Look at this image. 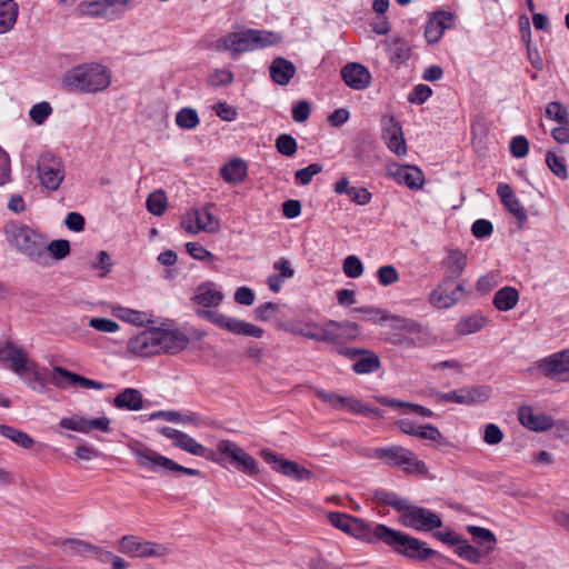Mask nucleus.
I'll list each match as a JSON object with an SVG mask.
<instances>
[{"instance_id":"e2e57ef3","label":"nucleus","mask_w":569,"mask_h":569,"mask_svg":"<svg viewBox=\"0 0 569 569\" xmlns=\"http://www.w3.org/2000/svg\"><path fill=\"white\" fill-rule=\"evenodd\" d=\"M186 249H187L188 253L196 260H199V261L214 260V256L198 242H188L186 244Z\"/></svg>"},{"instance_id":"3c124183","label":"nucleus","mask_w":569,"mask_h":569,"mask_svg":"<svg viewBox=\"0 0 569 569\" xmlns=\"http://www.w3.org/2000/svg\"><path fill=\"white\" fill-rule=\"evenodd\" d=\"M176 123L183 129H194L199 124L197 110L193 108H182L176 114Z\"/></svg>"},{"instance_id":"0eeeda50","label":"nucleus","mask_w":569,"mask_h":569,"mask_svg":"<svg viewBox=\"0 0 569 569\" xmlns=\"http://www.w3.org/2000/svg\"><path fill=\"white\" fill-rule=\"evenodd\" d=\"M327 519L332 527L345 533L365 542L375 543L376 526L372 528L366 520L338 511L327 512Z\"/></svg>"},{"instance_id":"5fc2aeb1","label":"nucleus","mask_w":569,"mask_h":569,"mask_svg":"<svg viewBox=\"0 0 569 569\" xmlns=\"http://www.w3.org/2000/svg\"><path fill=\"white\" fill-rule=\"evenodd\" d=\"M353 311L362 313L365 316L363 320L371 321L373 323L390 320L391 318V316L388 315L386 311L376 307H360L355 308Z\"/></svg>"},{"instance_id":"13d9d810","label":"nucleus","mask_w":569,"mask_h":569,"mask_svg":"<svg viewBox=\"0 0 569 569\" xmlns=\"http://www.w3.org/2000/svg\"><path fill=\"white\" fill-rule=\"evenodd\" d=\"M52 113V108L49 102L42 101L34 104L30 111L29 117L36 124H42L46 119Z\"/></svg>"},{"instance_id":"37998d69","label":"nucleus","mask_w":569,"mask_h":569,"mask_svg":"<svg viewBox=\"0 0 569 569\" xmlns=\"http://www.w3.org/2000/svg\"><path fill=\"white\" fill-rule=\"evenodd\" d=\"M406 455L408 449L401 446L377 448L375 451L378 459L386 460L392 467H400Z\"/></svg>"},{"instance_id":"c756f323","label":"nucleus","mask_w":569,"mask_h":569,"mask_svg":"<svg viewBox=\"0 0 569 569\" xmlns=\"http://www.w3.org/2000/svg\"><path fill=\"white\" fill-rule=\"evenodd\" d=\"M497 193L502 204L508 211L518 220L519 228H522L523 222L527 221L528 216L508 183L500 182L497 187Z\"/></svg>"},{"instance_id":"58836bf2","label":"nucleus","mask_w":569,"mask_h":569,"mask_svg":"<svg viewBox=\"0 0 569 569\" xmlns=\"http://www.w3.org/2000/svg\"><path fill=\"white\" fill-rule=\"evenodd\" d=\"M372 498L377 503L389 506L401 513H403L409 505L407 499L383 489L375 490Z\"/></svg>"},{"instance_id":"f8f14e48","label":"nucleus","mask_w":569,"mask_h":569,"mask_svg":"<svg viewBox=\"0 0 569 569\" xmlns=\"http://www.w3.org/2000/svg\"><path fill=\"white\" fill-rule=\"evenodd\" d=\"M401 522L419 531H431L442 526V520L436 512L410 502L401 515Z\"/></svg>"},{"instance_id":"7ed1b4c3","label":"nucleus","mask_w":569,"mask_h":569,"mask_svg":"<svg viewBox=\"0 0 569 569\" xmlns=\"http://www.w3.org/2000/svg\"><path fill=\"white\" fill-rule=\"evenodd\" d=\"M361 335V327L352 321L330 320L322 326V342L326 350L345 357V350H351L348 343Z\"/></svg>"},{"instance_id":"2eb2a0df","label":"nucleus","mask_w":569,"mask_h":569,"mask_svg":"<svg viewBox=\"0 0 569 569\" xmlns=\"http://www.w3.org/2000/svg\"><path fill=\"white\" fill-rule=\"evenodd\" d=\"M322 401L331 405L333 409L346 410L372 419L382 418V411L379 408L370 407L353 397H343L333 392H322Z\"/></svg>"},{"instance_id":"5701e85b","label":"nucleus","mask_w":569,"mask_h":569,"mask_svg":"<svg viewBox=\"0 0 569 569\" xmlns=\"http://www.w3.org/2000/svg\"><path fill=\"white\" fill-rule=\"evenodd\" d=\"M159 432L164 436L168 439H171L173 445L191 455L199 456V457H207L211 458L213 452L208 455V450L204 446L196 441L192 437L189 435L179 431L177 429H173L171 427H162L159 429Z\"/></svg>"},{"instance_id":"0e129e2a","label":"nucleus","mask_w":569,"mask_h":569,"mask_svg":"<svg viewBox=\"0 0 569 569\" xmlns=\"http://www.w3.org/2000/svg\"><path fill=\"white\" fill-rule=\"evenodd\" d=\"M431 94H432V89L429 86L418 84L409 93L408 101L410 103L422 104L429 99V97Z\"/></svg>"},{"instance_id":"603ef678","label":"nucleus","mask_w":569,"mask_h":569,"mask_svg":"<svg viewBox=\"0 0 569 569\" xmlns=\"http://www.w3.org/2000/svg\"><path fill=\"white\" fill-rule=\"evenodd\" d=\"M525 19L526 21V27H521V32H522V38L526 40V43H527V49H528V57H529V61L531 63V66L537 69V70H542L543 68V61L539 54L538 51H536L535 53L531 52L530 50V24H529V20L527 17H521L520 20Z\"/></svg>"},{"instance_id":"20e7f679","label":"nucleus","mask_w":569,"mask_h":569,"mask_svg":"<svg viewBox=\"0 0 569 569\" xmlns=\"http://www.w3.org/2000/svg\"><path fill=\"white\" fill-rule=\"evenodd\" d=\"M211 459L221 465H231L249 477H254L260 472L258 461L242 447L228 439H222L217 443L216 452H213Z\"/></svg>"},{"instance_id":"79ce46f5","label":"nucleus","mask_w":569,"mask_h":569,"mask_svg":"<svg viewBox=\"0 0 569 569\" xmlns=\"http://www.w3.org/2000/svg\"><path fill=\"white\" fill-rule=\"evenodd\" d=\"M223 295L213 288L212 284L200 286L196 293V301L203 307H217L221 303Z\"/></svg>"},{"instance_id":"f03ea898","label":"nucleus","mask_w":569,"mask_h":569,"mask_svg":"<svg viewBox=\"0 0 569 569\" xmlns=\"http://www.w3.org/2000/svg\"><path fill=\"white\" fill-rule=\"evenodd\" d=\"M378 541L412 561H426L436 555V550L429 548L425 541L382 523L376 525L375 543Z\"/></svg>"},{"instance_id":"09e8293b","label":"nucleus","mask_w":569,"mask_h":569,"mask_svg":"<svg viewBox=\"0 0 569 569\" xmlns=\"http://www.w3.org/2000/svg\"><path fill=\"white\" fill-rule=\"evenodd\" d=\"M546 117L558 124H569V110L559 101H551L547 104Z\"/></svg>"},{"instance_id":"774afa93","label":"nucleus","mask_w":569,"mask_h":569,"mask_svg":"<svg viewBox=\"0 0 569 569\" xmlns=\"http://www.w3.org/2000/svg\"><path fill=\"white\" fill-rule=\"evenodd\" d=\"M529 142L525 136H516L510 142V152L515 158H523L528 154Z\"/></svg>"},{"instance_id":"c85d7f7f","label":"nucleus","mask_w":569,"mask_h":569,"mask_svg":"<svg viewBox=\"0 0 569 569\" xmlns=\"http://www.w3.org/2000/svg\"><path fill=\"white\" fill-rule=\"evenodd\" d=\"M340 74L345 83L353 90H365L371 82L370 71L358 62L347 63Z\"/></svg>"},{"instance_id":"338daca9","label":"nucleus","mask_w":569,"mask_h":569,"mask_svg":"<svg viewBox=\"0 0 569 569\" xmlns=\"http://www.w3.org/2000/svg\"><path fill=\"white\" fill-rule=\"evenodd\" d=\"M503 432L496 423H488L483 430V441L487 445L495 446L502 441Z\"/></svg>"},{"instance_id":"680f3d73","label":"nucleus","mask_w":569,"mask_h":569,"mask_svg":"<svg viewBox=\"0 0 569 569\" xmlns=\"http://www.w3.org/2000/svg\"><path fill=\"white\" fill-rule=\"evenodd\" d=\"M343 272L349 278H359L363 272L361 260L357 256H348L343 261Z\"/></svg>"},{"instance_id":"7c9ffc66","label":"nucleus","mask_w":569,"mask_h":569,"mask_svg":"<svg viewBox=\"0 0 569 569\" xmlns=\"http://www.w3.org/2000/svg\"><path fill=\"white\" fill-rule=\"evenodd\" d=\"M451 13L446 11L436 12L427 22L425 37L428 43H437L443 36L446 29L450 28Z\"/></svg>"},{"instance_id":"412c9836","label":"nucleus","mask_w":569,"mask_h":569,"mask_svg":"<svg viewBox=\"0 0 569 569\" xmlns=\"http://www.w3.org/2000/svg\"><path fill=\"white\" fill-rule=\"evenodd\" d=\"M213 48L219 51H232L238 54L241 52L253 51L252 29L242 32H231L213 43Z\"/></svg>"},{"instance_id":"69168bd1","label":"nucleus","mask_w":569,"mask_h":569,"mask_svg":"<svg viewBox=\"0 0 569 569\" xmlns=\"http://www.w3.org/2000/svg\"><path fill=\"white\" fill-rule=\"evenodd\" d=\"M499 283V276L496 272H490L485 276H481L477 283L476 289L480 293H488Z\"/></svg>"},{"instance_id":"ea45409f","label":"nucleus","mask_w":569,"mask_h":569,"mask_svg":"<svg viewBox=\"0 0 569 569\" xmlns=\"http://www.w3.org/2000/svg\"><path fill=\"white\" fill-rule=\"evenodd\" d=\"M447 283L448 281H443L441 284L438 286V288L432 290L429 296L430 303L438 309L450 308L451 306L458 302L456 293H453L452 291L448 292V290L445 288Z\"/></svg>"},{"instance_id":"de8ad7c7","label":"nucleus","mask_w":569,"mask_h":569,"mask_svg":"<svg viewBox=\"0 0 569 569\" xmlns=\"http://www.w3.org/2000/svg\"><path fill=\"white\" fill-rule=\"evenodd\" d=\"M546 164L549 170L559 179H568L567 166L562 157H559L553 151L548 150L546 154Z\"/></svg>"},{"instance_id":"39448f33","label":"nucleus","mask_w":569,"mask_h":569,"mask_svg":"<svg viewBox=\"0 0 569 569\" xmlns=\"http://www.w3.org/2000/svg\"><path fill=\"white\" fill-rule=\"evenodd\" d=\"M129 448L136 457L138 465L149 471L158 472L160 470H166L180 472L188 476H200L199 470L183 467L139 441L132 442L129 445Z\"/></svg>"},{"instance_id":"423d86ee","label":"nucleus","mask_w":569,"mask_h":569,"mask_svg":"<svg viewBox=\"0 0 569 569\" xmlns=\"http://www.w3.org/2000/svg\"><path fill=\"white\" fill-rule=\"evenodd\" d=\"M7 240L19 251L33 258L42 251L41 237L29 226L20 222H9L4 227Z\"/></svg>"},{"instance_id":"1a4fd4ad","label":"nucleus","mask_w":569,"mask_h":569,"mask_svg":"<svg viewBox=\"0 0 569 569\" xmlns=\"http://www.w3.org/2000/svg\"><path fill=\"white\" fill-rule=\"evenodd\" d=\"M212 204H206L203 208H192L188 210L181 219V227L189 234H198L201 231L214 233L219 230V220L211 212Z\"/></svg>"},{"instance_id":"9b49d317","label":"nucleus","mask_w":569,"mask_h":569,"mask_svg":"<svg viewBox=\"0 0 569 569\" xmlns=\"http://www.w3.org/2000/svg\"><path fill=\"white\" fill-rule=\"evenodd\" d=\"M202 316L214 326L233 335L261 338L263 330L253 323L226 316L219 311H204Z\"/></svg>"},{"instance_id":"a211bd4d","label":"nucleus","mask_w":569,"mask_h":569,"mask_svg":"<svg viewBox=\"0 0 569 569\" xmlns=\"http://www.w3.org/2000/svg\"><path fill=\"white\" fill-rule=\"evenodd\" d=\"M537 368L550 379L569 381V350H562L539 360Z\"/></svg>"},{"instance_id":"f257e3e1","label":"nucleus","mask_w":569,"mask_h":569,"mask_svg":"<svg viewBox=\"0 0 569 569\" xmlns=\"http://www.w3.org/2000/svg\"><path fill=\"white\" fill-rule=\"evenodd\" d=\"M110 83V69L94 62L76 66L62 77V86L79 93H97L109 88Z\"/></svg>"},{"instance_id":"f3484780","label":"nucleus","mask_w":569,"mask_h":569,"mask_svg":"<svg viewBox=\"0 0 569 569\" xmlns=\"http://www.w3.org/2000/svg\"><path fill=\"white\" fill-rule=\"evenodd\" d=\"M110 423L111 421L108 417L87 418L81 415H72L70 417H63L59 421V427L81 433H89L92 430L107 433L110 431Z\"/></svg>"},{"instance_id":"4be33fe9","label":"nucleus","mask_w":569,"mask_h":569,"mask_svg":"<svg viewBox=\"0 0 569 569\" xmlns=\"http://www.w3.org/2000/svg\"><path fill=\"white\" fill-rule=\"evenodd\" d=\"M0 360L10 362L11 370L17 375H22L34 367V362L28 358L23 349L12 342H6L0 346Z\"/></svg>"},{"instance_id":"72a5a7b5","label":"nucleus","mask_w":569,"mask_h":569,"mask_svg":"<svg viewBox=\"0 0 569 569\" xmlns=\"http://www.w3.org/2000/svg\"><path fill=\"white\" fill-rule=\"evenodd\" d=\"M467 254L460 250H450L448 256L442 261V266L447 270V280L453 281L460 278L467 266Z\"/></svg>"},{"instance_id":"4468645a","label":"nucleus","mask_w":569,"mask_h":569,"mask_svg":"<svg viewBox=\"0 0 569 569\" xmlns=\"http://www.w3.org/2000/svg\"><path fill=\"white\" fill-rule=\"evenodd\" d=\"M132 0H96L81 3V12L89 17H102L108 20L119 18L126 10L133 8Z\"/></svg>"},{"instance_id":"6ab92c4d","label":"nucleus","mask_w":569,"mask_h":569,"mask_svg":"<svg viewBox=\"0 0 569 569\" xmlns=\"http://www.w3.org/2000/svg\"><path fill=\"white\" fill-rule=\"evenodd\" d=\"M467 532L471 535L475 545V550L477 551V557L475 560H466L471 565H479L482 562L485 558H487L490 553L496 550L497 538L495 533L482 527L469 525L466 528Z\"/></svg>"},{"instance_id":"dca6fc26","label":"nucleus","mask_w":569,"mask_h":569,"mask_svg":"<svg viewBox=\"0 0 569 569\" xmlns=\"http://www.w3.org/2000/svg\"><path fill=\"white\" fill-rule=\"evenodd\" d=\"M260 457L272 468L273 471L282 473L286 477L297 481L306 480L311 477V472L295 461L286 459L283 456L270 449H262Z\"/></svg>"},{"instance_id":"49530a36","label":"nucleus","mask_w":569,"mask_h":569,"mask_svg":"<svg viewBox=\"0 0 569 569\" xmlns=\"http://www.w3.org/2000/svg\"><path fill=\"white\" fill-rule=\"evenodd\" d=\"M252 41L254 50H258L279 44L282 41V36L273 31L252 29Z\"/></svg>"},{"instance_id":"8fccbe9b","label":"nucleus","mask_w":569,"mask_h":569,"mask_svg":"<svg viewBox=\"0 0 569 569\" xmlns=\"http://www.w3.org/2000/svg\"><path fill=\"white\" fill-rule=\"evenodd\" d=\"M167 197L162 190L153 191L147 199V208L150 213L161 216L167 210Z\"/></svg>"},{"instance_id":"4d7b16f0","label":"nucleus","mask_w":569,"mask_h":569,"mask_svg":"<svg viewBox=\"0 0 569 569\" xmlns=\"http://www.w3.org/2000/svg\"><path fill=\"white\" fill-rule=\"evenodd\" d=\"M113 313L117 318L132 325H142L146 319V315L143 312L129 308H117L113 310Z\"/></svg>"},{"instance_id":"a878e982","label":"nucleus","mask_w":569,"mask_h":569,"mask_svg":"<svg viewBox=\"0 0 569 569\" xmlns=\"http://www.w3.org/2000/svg\"><path fill=\"white\" fill-rule=\"evenodd\" d=\"M156 329L141 331L128 342V350L138 357L159 355Z\"/></svg>"},{"instance_id":"6e6d98bb","label":"nucleus","mask_w":569,"mask_h":569,"mask_svg":"<svg viewBox=\"0 0 569 569\" xmlns=\"http://www.w3.org/2000/svg\"><path fill=\"white\" fill-rule=\"evenodd\" d=\"M399 468L406 472L425 473L427 471L426 463L418 460L416 455L410 450H408V455L405 456Z\"/></svg>"},{"instance_id":"c9c22d12","label":"nucleus","mask_w":569,"mask_h":569,"mask_svg":"<svg viewBox=\"0 0 569 569\" xmlns=\"http://www.w3.org/2000/svg\"><path fill=\"white\" fill-rule=\"evenodd\" d=\"M19 6L14 0H0V34L10 32L18 19Z\"/></svg>"},{"instance_id":"f704fd0d","label":"nucleus","mask_w":569,"mask_h":569,"mask_svg":"<svg viewBox=\"0 0 569 569\" xmlns=\"http://www.w3.org/2000/svg\"><path fill=\"white\" fill-rule=\"evenodd\" d=\"M113 406L118 409L138 411L143 408V397L138 389L127 388L113 399Z\"/></svg>"},{"instance_id":"a19ab883","label":"nucleus","mask_w":569,"mask_h":569,"mask_svg":"<svg viewBox=\"0 0 569 569\" xmlns=\"http://www.w3.org/2000/svg\"><path fill=\"white\" fill-rule=\"evenodd\" d=\"M61 550L71 556L84 557L92 553L93 545L81 539H63L56 543Z\"/></svg>"},{"instance_id":"a18cd8bd","label":"nucleus","mask_w":569,"mask_h":569,"mask_svg":"<svg viewBox=\"0 0 569 569\" xmlns=\"http://www.w3.org/2000/svg\"><path fill=\"white\" fill-rule=\"evenodd\" d=\"M487 320L481 315H471L467 318L461 319L457 326L456 331L461 336L471 335L481 330Z\"/></svg>"},{"instance_id":"bf43d9fd","label":"nucleus","mask_w":569,"mask_h":569,"mask_svg":"<svg viewBox=\"0 0 569 569\" xmlns=\"http://www.w3.org/2000/svg\"><path fill=\"white\" fill-rule=\"evenodd\" d=\"M47 251L57 260H61L70 253V242L66 239L52 240L47 246Z\"/></svg>"},{"instance_id":"6e6552de","label":"nucleus","mask_w":569,"mask_h":569,"mask_svg":"<svg viewBox=\"0 0 569 569\" xmlns=\"http://www.w3.org/2000/svg\"><path fill=\"white\" fill-rule=\"evenodd\" d=\"M118 550L130 558H161L170 553L168 546L147 541L133 535L123 536L118 541Z\"/></svg>"},{"instance_id":"ddd939ff","label":"nucleus","mask_w":569,"mask_h":569,"mask_svg":"<svg viewBox=\"0 0 569 569\" xmlns=\"http://www.w3.org/2000/svg\"><path fill=\"white\" fill-rule=\"evenodd\" d=\"M491 388L489 386H471L462 387L449 392H437L438 401L455 402L459 405H478L483 403L491 397Z\"/></svg>"},{"instance_id":"393cba45","label":"nucleus","mask_w":569,"mask_h":569,"mask_svg":"<svg viewBox=\"0 0 569 569\" xmlns=\"http://www.w3.org/2000/svg\"><path fill=\"white\" fill-rule=\"evenodd\" d=\"M388 174L398 183H403L411 190L421 189L425 183V176L416 166L391 163L388 166Z\"/></svg>"},{"instance_id":"bb28decb","label":"nucleus","mask_w":569,"mask_h":569,"mask_svg":"<svg viewBox=\"0 0 569 569\" xmlns=\"http://www.w3.org/2000/svg\"><path fill=\"white\" fill-rule=\"evenodd\" d=\"M154 329L159 345V353H177L183 350L189 343V338L178 330Z\"/></svg>"},{"instance_id":"9d476101","label":"nucleus","mask_w":569,"mask_h":569,"mask_svg":"<svg viewBox=\"0 0 569 569\" xmlns=\"http://www.w3.org/2000/svg\"><path fill=\"white\" fill-rule=\"evenodd\" d=\"M37 172L41 186L49 191L58 190L64 179V166L61 159L49 152L39 157Z\"/></svg>"},{"instance_id":"cd10ccee","label":"nucleus","mask_w":569,"mask_h":569,"mask_svg":"<svg viewBox=\"0 0 569 569\" xmlns=\"http://www.w3.org/2000/svg\"><path fill=\"white\" fill-rule=\"evenodd\" d=\"M433 536L440 541L452 546L455 553L463 559V560H475L477 557V551L475 550V546L471 545L466 538L457 535L451 529H446L445 531H437Z\"/></svg>"},{"instance_id":"4c0bfd02","label":"nucleus","mask_w":569,"mask_h":569,"mask_svg":"<svg viewBox=\"0 0 569 569\" xmlns=\"http://www.w3.org/2000/svg\"><path fill=\"white\" fill-rule=\"evenodd\" d=\"M220 173L226 182L239 183L247 177V164L241 159H232L221 168Z\"/></svg>"},{"instance_id":"2f4dec72","label":"nucleus","mask_w":569,"mask_h":569,"mask_svg":"<svg viewBox=\"0 0 569 569\" xmlns=\"http://www.w3.org/2000/svg\"><path fill=\"white\" fill-rule=\"evenodd\" d=\"M271 79L280 84L286 86L290 82L296 73L295 64L281 57L273 59L269 68Z\"/></svg>"},{"instance_id":"e433bc0d","label":"nucleus","mask_w":569,"mask_h":569,"mask_svg":"<svg viewBox=\"0 0 569 569\" xmlns=\"http://www.w3.org/2000/svg\"><path fill=\"white\" fill-rule=\"evenodd\" d=\"M518 301V290L513 287L506 286L495 293L492 305L499 311H509L517 306Z\"/></svg>"},{"instance_id":"aec40b11","label":"nucleus","mask_w":569,"mask_h":569,"mask_svg":"<svg viewBox=\"0 0 569 569\" xmlns=\"http://www.w3.org/2000/svg\"><path fill=\"white\" fill-rule=\"evenodd\" d=\"M345 358L353 361L352 370L357 375H370L376 372L381 367V361L378 355L366 348H355L345 350Z\"/></svg>"},{"instance_id":"864d4df0","label":"nucleus","mask_w":569,"mask_h":569,"mask_svg":"<svg viewBox=\"0 0 569 569\" xmlns=\"http://www.w3.org/2000/svg\"><path fill=\"white\" fill-rule=\"evenodd\" d=\"M276 148L281 154L292 157L297 151V141L292 136L282 133L276 140Z\"/></svg>"},{"instance_id":"473e14b6","label":"nucleus","mask_w":569,"mask_h":569,"mask_svg":"<svg viewBox=\"0 0 569 569\" xmlns=\"http://www.w3.org/2000/svg\"><path fill=\"white\" fill-rule=\"evenodd\" d=\"M520 423L533 431H546L552 427V419L545 415H535L530 407L519 410Z\"/></svg>"},{"instance_id":"b1692460","label":"nucleus","mask_w":569,"mask_h":569,"mask_svg":"<svg viewBox=\"0 0 569 569\" xmlns=\"http://www.w3.org/2000/svg\"><path fill=\"white\" fill-rule=\"evenodd\" d=\"M64 380L71 385H79L86 389H103V385L99 381L82 377L59 366L53 367L50 375V382L58 388H67L68 383H66Z\"/></svg>"},{"instance_id":"052dcab7","label":"nucleus","mask_w":569,"mask_h":569,"mask_svg":"<svg viewBox=\"0 0 569 569\" xmlns=\"http://www.w3.org/2000/svg\"><path fill=\"white\" fill-rule=\"evenodd\" d=\"M417 437L420 439L438 442L439 445L446 443V439L443 438L439 429L432 425L419 426Z\"/></svg>"},{"instance_id":"c03bdc74","label":"nucleus","mask_w":569,"mask_h":569,"mask_svg":"<svg viewBox=\"0 0 569 569\" xmlns=\"http://www.w3.org/2000/svg\"><path fill=\"white\" fill-rule=\"evenodd\" d=\"M0 435L23 449H30L34 445V440L28 433L10 426L0 425Z\"/></svg>"}]
</instances>
